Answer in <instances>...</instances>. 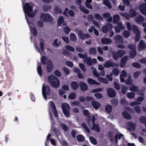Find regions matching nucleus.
Listing matches in <instances>:
<instances>
[{
    "label": "nucleus",
    "mask_w": 146,
    "mask_h": 146,
    "mask_svg": "<svg viewBox=\"0 0 146 146\" xmlns=\"http://www.w3.org/2000/svg\"><path fill=\"white\" fill-rule=\"evenodd\" d=\"M45 41L43 39L41 38L39 39V44L40 48L37 46V44L34 42V46L36 50L38 51L40 54L41 56L45 54V52L44 50V46L45 44Z\"/></svg>",
    "instance_id": "nucleus-1"
},
{
    "label": "nucleus",
    "mask_w": 146,
    "mask_h": 146,
    "mask_svg": "<svg viewBox=\"0 0 146 146\" xmlns=\"http://www.w3.org/2000/svg\"><path fill=\"white\" fill-rule=\"evenodd\" d=\"M48 80L51 85L54 87L58 88L60 85V82L58 79L53 75H51L48 78Z\"/></svg>",
    "instance_id": "nucleus-2"
},
{
    "label": "nucleus",
    "mask_w": 146,
    "mask_h": 146,
    "mask_svg": "<svg viewBox=\"0 0 146 146\" xmlns=\"http://www.w3.org/2000/svg\"><path fill=\"white\" fill-rule=\"evenodd\" d=\"M62 107L64 115L66 117H69L70 116L69 111L70 109L69 105L67 103H63L62 104Z\"/></svg>",
    "instance_id": "nucleus-3"
},
{
    "label": "nucleus",
    "mask_w": 146,
    "mask_h": 146,
    "mask_svg": "<svg viewBox=\"0 0 146 146\" xmlns=\"http://www.w3.org/2000/svg\"><path fill=\"white\" fill-rule=\"evenodd\" d=\"M78 56L81 58L83 59L84 62L86 63L88 65L91 66L92 65V62L91 61V58L90 57L87 58V55L86 53H85L83 54H79Z\"/></svg>",
    "instance_id": "nucleus-4"
},
{
    "label": "nucleus",
    "mask_w": 146,
    "mask_h": 146,
    "mask_svg": "<svg viewBox=\"0 0 146 146\" xmlns=\"http://www.w3.org/2000/svg\"><path fill=\"white\" fill-rule=\"evenodd\" d=\"M125 53V50H118L117 52H113L112 55L113 58L115 60H117L124 55Z\"/></svg>",
    "instance_id": "nucleus-5"
},
{
    "label": "nucleus",
    "mask_w": 146,
    "mask_h": 146,
    "mask_svg": "<svg viewBox=\"0 0 146 146\" xmlns=\"http://www.w3.org/2000/svg\"><path fill=\"white\" fill-rule=\"evenodd\" d=\"M132 28L133 32L136 35L135 38V40L136 41H138L140 38V31L137 27L135 25H133L132 26Z\"/></svg>",
    "instance_id": "nucleus-6"
},
{
    "label": "nucleus",
    "mask_w": 146,
    "mask_h": 146,
    "mask_svg": "<svg viewBox=\"0 0 146 146\" xmlns=\"http://www.w3.org/2000/svg\"><path fill=\"white\" fill-rule=\"evenodd\" d=\"M128 48L131 49L129 56L130 58H133L136 54V50H135V45H129Z\"/></svg>",
    "instance_id": "nucleus-7"
},
{
    "label": "nucleus",
    "mask_w": 146,
    "mask_h": 146,
    "mask_svg": "<svg viewBox=\"0 0 146 146\" xmlns=\"http://www.w3.org/2000/svg\"><path fill=\"white\" fill-rule=\"evenodd\" d=\"M113 26L110 24H107L102 27V30L104 33H106L109 30H111Z\"/></svg>",
    "instance_id": "nucleus-8"
},
{
    "label": "nucleus",
    "mask_w": 146,
    "mask_h": 146,
    "mask_svg": "<svg viewBox=\"0 0 146 146\" xmlns=\"http://www.w3.org/2000/svg\"><path fill=\"white\" fill-rule=\"evenodd\" d=\"M46 68L47 71L50 72L53 68V65L52 61L50 60H46Z\"/></svg>",
    "instance_id": "nucleus-9"
},
{
    "label": "nucleus",
    "mask_w": 146,
    "mask_h": 146,
    "mask_svg": "<svg viewBox=\"0 0 146 146\" xmlns=\"http://www.w3.org/2000/svg\"><path fill=\"white\" fill-rule=\"evenodd\" d=\"M127 76V73L125 70H122L120 73V81L121 82H123L125 81L124 78L126 77Z\"/></svg>",
    "instance_id": "nucleus-10"
},
{
    "label": "nucleus",
    "mask_w": 146,
    "mask_h": 146,
    "mask_svg": "<svg viewBox=\"0 0 146 146\" xmlns=\"http://www.w3.org/2000/svg\"><path fill=\"white\" fill-rule=\"evenodd\" d=\"M49 104L52 108V112L54 116L56 117H57L58 114L56 110V107L54 103L50 101L49 102Z\"/></svg>",
    "instance_id": "nucleus-11"
},
{
    "label": "nucleus",
    "mask_w": 146,
    "mask_h": 146,
    "mask_svg": "<svg viewBox=\"0 0 146 146\" xmlns=\"http://www.w3.org/2000/svg\"><path fill=\"white\" fill-rule=\"evenodd\" d=\"M139 10L142 14L146 16V4L145 3H143L140 5Z\"/></svg>",
    "instance_id": "nucleus-12"
},
{
    "label": "nucleus",
    "mask_w": 146,
    "mask_h": 146,
    "mask_svg": "<svg viewBox=\"0 0 146 146\" xmlns=\"http://www.w3.org/2000/svg\"><path fill=\"white\" fill-rule=\"evenodd\" d=\"M146 48V43H145L143 40H141L139 42L138 50L141 51L144 49Z\"/></svg>",
    "instance_id": "nucleus-13"
},
{
    "label": "nucleus",
    "mask_w": 146,
    "mask_h": 146,
    "mask_svg": "<svg viewBox=\"0 0 146 146\" xmlns=\"http://www.w3.org/2000/svg\"><path fill=\"white\" fill-rule=\"evenodd\" d=\"M94 116H93L92 119V122L93 124V125L92 128L91 129L92 130H95L97 132H99L100 130V128L97 125L94 124Z\"/></svg>",
    "instance_id": "nucleus-14"
},
{
    "label": "nucleus",
    "mask_w": 146,
    "mask_h": 146,
    "mask_svg": "<svg viewBox=\"0 0 146 146\" xmlns=\"http://www.w3.org/2000/svg\"><path fill=\"white\" fill-rule=\"evenodd\" d=\"M78 34L80 38L82 39H85L90 37V36L88 34H84L81 31H78Z\"/></svg>",
    "instance_id": "nucleus-15"
},
{
    "label": "nucleus",
    "mask_w": 146,
    "mask_h": 146,
    "mask_svg": "<svg viewBox=\"0 0 146 146\" xmlns=\"http://www.w3.org/2000/svg\"><path fill=\"white\" fill-rule=\"evenodd\" d=\"M108 96L111 98L114 97L115 95V91L111 88H109L108 90Z\"/></svg>",
    "instance_id": "nucleus-16"
},
{
    "label": "nucleus",
    "mask_w": 146,
    "mask_h": 146,
    "mask_svg": "<svg viewBox=\"0 0 146 146\" xmlns=\"http://www.w3.org/2000/svg\"><path fill=\"white\" fill-rule=\"evenodd\" d=\"M114 39L117 43L122 42L123 41V37L120 35H118L115 36L114 38Z\"/></svg>",
    "instance_id": "nucleus-17"
},
{
    "label": "nucleus",
    "mask_w": 146,
    "mask_h": 146,
    "mask_svg": "<svg viewBox=\"0 0 146 146\" xmlns=\"http://www.w3.org/2000/svg\"><path fill=\"white\" fill-rule=\"evenodd\" d=\"M80 86L81 90L82 91H86L88 89L87 85L84 82H81L80 83Z\"/></svg>",
    "instance_id": "nucleus-18"
},
{
    "label": "nucleus",
    "mask_w": 146,
    "mask_h": 146,
    "mask_svg": "<svg viewBox=\"0 0 146 146\" xmlns=\"http://www.w3.org/2000/svg\"><path fill=\"white\" fill-rule=\"evenodd\" d=\"M88 83L90 84L93 85L95 84L99 85L100 83L96 81L95 80L91 78H89L88 79Z\"/></svg>",
    "instance_id": "nucleus-19"
},
{
    "label": "nucleus",
    "mask_w": 146,
    "mask_h": 146,
    "mask_svg": "<svg viewBox=\"0 0 146 146\" xmlns=\"http://www.w3.org/2000/svg\"><path fill=\"white\" fill-rule=\"evenodd\" d=\"M136 124L134 123L130 122L128 123V129L129 130H133L135 127Z\"/></svg>",
    "instance_id": "nucleus-20"
},
{
    "label": "nucleus",
    "mask_w": 146,
    "mask_h": 146,
    "mask_svg": "<svg viewBox=\"0 0 146 146\" xmlns=\"http://www.w3.org/2000/svg\"><path fill=\"white\" fill-rule=\"evenodd\" d=\"M103 44H107L111 43V40L108 38H103L101 40Z\"/></svg>",
    "instance_id": "nucleus-21"
},
{
    "label": "nucleus",
    "mask_w": 146,
    "mask_h": 146,
    "mask_svg": "<svg viewBox=\"0 0 146 146\" xmlns=\"http://www.w3.org/2000/svg\"><path fill=\"white\" fill-rule=\"evenodd\" d=\"M122 115L123 117L126 119H130L132 118L131 115L125 111L123 112Z\"/></svg>",
    "instance_id": "nucleus-22"
},
{
    "label": "nucleus",
    "mask_w": 146,
    "mask_h": 146,
    "mask_svg": "<svg viewBox=\"0 0 146 146\" xmlns=\"http://www.w3.org/2000/svg\"><path fill=\"white\" fill-rule=\"evenodd\" d=\"M70 86L71 88L74 90H76L78 87V83L75 81H73L70 83Z\"/></svg>",
    "instance_id": "nucleus-23"
},
{
    "label": "nucleus",
    "mask_w": 146,
    "mask_h": 146,
    "mask_svg": "<svg viewBox=\"0 0 146 146\" xmlns=\"http://www.w3.org/2000/svg\"><path fill=\"white\" fill-rule=\"evenodd\" d=\"M144 20V18L140 15L138 17H136L135 19L136 22L139 24L142 23Z\"/></svg>",
    "instance_id": "nucleus-24"
},
{
    "label": "nucleus",
    "mask_w": 146,
    "mask_h": 146,
    "mask_svg": "<svg viewBox=\"0 0 146 146\" xmlns=\"http://www.w3.org/2000/svg\"><path fill=\"white\" fill-rule=\"evenodd\" d=\"M92 106L94 107V108L96 110H97L100 106V104L95 101H93L92 102Z\"/></svg>",
    "instance_id": "nucleus-25"
},
{
    "label": "nucleus",
    "mask_w": 146,
    "mask_h": 146,
    "mask_svg": "<svg viewBox=\"0 0 146 146\" xmlns=\"http://www.w3.org/2000/svg\"><path fill=\"white\" fill-rule=\"evenodd\" d=\"M37 71L39 76L41 77L42 74V70L39 63H38L37 64Z\"/></svg>",
    "instance_id": "nucleus-26"
},
{
    "label": "nucleus",
    "mask_w": 146,
    "mask_h": 146,
    "mask_svg": "<svg viewBox=\"0 0 146 146\" xmlns=\"http://www.w3.org/2000/svg\"><path fill=\"white\" fill-rule=\"evenodd\" d=\"M70 40L73 42H75L77 40V38L76 36L74 33H71L70 36Z\"/></svg>",
    "instance_id": "nucleus-27"
},
{
    "label": "nucleus",
    "mask_w": 146,
    "mask_h": 146,
    "mask_svg": "<svg viewBox=\"0 0 146 146\" xmlns=\"http://www.w3.org/2000/svg\"><path fill=\"white\" fill-rule=\"evenodd\" d=\"M98 80L99 82L104 84H107L108 83V80L104 78L100 77L99 76L98 78Z\"/></svg>",
    "instance_id": "nucleus-28"
},
{
    "label": "nucleus",
    "mask_w": 146,
    "mask_h": 146,
    "mask_svg": "<svg viewBox=\"0 0 146 146\" xmlns=\"http://www.w3.org/2000/svg\"><path fill=\"white\" fill-rule=\"evenodd\" d=\"M104 66L106 68H110L113 66V62L111 61H108L104 64Z\"/></svg>",
    "instance_id": "nucleus-29"
},
{
    "label": "nucleus",
    "mask_w": 146,
    "mask_h": 146,
    "mask_svg": "<svg viewBox=\"0 0 146 146\" xmlns=\"http://www.w3.org/2000/svg\"><path fill=\"white\" fill-rule=\"evenodd\" d=\"M120 19V17L118 15H114L113 16V22L114 23H117Z\"/></svg>",
    "instance_id": "nucleus-30"
},
{
    "label": "nucleus",
    "mask_w": 146,
    "mask_h": 146,
    "mask_svg": "<svg viewBox=\"0 0 146 146\" xmlns=\"http://www.w3.org/2000/svg\"><path fill=\"white\" fill-rule=\"evenodd\" d=\"M51 136L50 134H49L47 136V139L48 140L50 141L51 143L53 145H56L55 141L53 139L50 138Z\"/></svg>",
    "instance_id": "nucleus-31"
},
{
    "label": "nucleus",
    "mask_w": 146,
    "mask_h": 146,
    "mask_svg": "<svg viewBox=\"0 0 146 146\" xmlns=\"http://www.w3.org/2000/svg\"><path fill=\"white\" fill-rule=\"evenodd\" d=\"M127 96L129 99H133L134 98L135 94L133 92H128L127 94Z\"/></svg>",
    "instance_id": "nucleus-32"
},
{
    "label": "nucleus",
    "mask_w": 146,
    "mask_h": 146,
    "mask_svg": "<svg viewBox=\"0 0 146 146\" xmlns=\"http://www.w3.org/2000/svg\"><path fill=\"white\" fill-rule=\"evenodd\" d=\"M129 90L131 91L136 92L138 91L139 88L138 87L135 86V85L132 84Z\"/></svg>",
    "instance_id": "nucleus-33"
},
{
    "label": "nucleus",
    "mask_w": 146,
    "mask_h": 146,
    "mask_svg": "<svg viewBox=\"0 0 146 146\" xmlns=\"http://www.w3.org/2000/svg\"><path fill=\"white\" fill-rule=\"evenodd\" d=\"M123 136V135L120 133H118L116 134L115 136V141L116 143H117V139H121V138Z\"/></svg>",
    "instance_id": "nucleus-34"
},
{
    "label": "nucleus",
    "mask_w": 146,
    "mask_h": 146,
    "mask_svg": "<svg viewBox=\"0 0 146 146\" xmlns=\"http://www.w3.org/2000/svg\"><path fill=\"white\" fill-rule=\"evenodd\" d=\"M42 93L43 97L44 99H46V86L45 84L42 85Z\"/></svg>",
    "instance_id": "nucleus-35"
},
{
    "label": "nucleus",
    "mask_w": 146,
    "mask_h": 146,
    "mask_svg": "<svg viewBox=\"0 0 146 146\" xmlns=\"http://www.w3.org/2000/svg\"><path fill=\"white\" fill-rule=\"evenodd\" d=\"M95 18L98 20H101L102 21H103V17L99 14L96 13L94 15Z\"/></svg>",
    "instance_id": "nucleus-36"
},
{
    "label": "nucleus",
    "mask_w": 146,
    "mask_h": 146,
    "mask_svg": "<svg viewBox=\"0 0 146 146\" xmlns=\"http://www.w3.org/2000/svg\"><path fill=\"white\" fill-rule=\"evenodd\" d=\"M133 82V80L131 78V76H128V78L125 81V83L127 85H130Z\"/></svg>",
    "instance_id": "nucleus-37"
},
{
    "label": "nucleus",
    "mask_w": 146,
    "mask_h": 146,
    "mask_svg": "<svg viewBox=\"0 0 146 146\" xmlns=\"http://www.w3.org/2000/svg\"><path fill=\"white\" fill-rule=\"evenodd\" d=\"M129 14L130 17H133L135 16L136 12L133 9H131L129 11Z\"/></svg>",
    "instance_id": "nucleus-38"
},
{
    "label": "nucleus",
    "mask_w": 146,
    "mask_h": 146,
    "mask_svg": "<svg viewBox=\"0 0 146 146\" xmlns=\"http://www.w3.org/2000/svg\"><path fill=\"white\" fill-rule=\"evenodd\" d=\"M61 42L58 41V39H55L54 40L52 43V44L53 46L57 47L59 46Z\"/></svg>",
    "instance_id": "nucleus-39"
},
{
    "label": "nucleus",
    "mask_w": 146,
    "mask_h": 146,
    "mask_svg": "<svg viewBox=\"0 0 146 146\" xmlns=\"http://www.w3.org/2000/svg\"><path fill=\"white\" fill-rule=\"evenodd\" d=\"M112 72L114 75L117 76L119 74V71L118 68H115L113 69Z\"/></svg>",
    "instance_id": "nucleus-40"
},
{
    "label": "nucleus",
    "mask_w": 146,
    "mask_h": 146,
    "mask_svg": "<svg viewBox=\"0 0 146 146\" xmlns=\"http://www.w3.org/2000/svg\"><path fill=\"white\" fill-rule=\"evenodd\" d=\"M112 105L114 106H116L118 104V101L117 99L114 98L111 100Z\"/></svg>",
    "instance_id": "nucleus-41"
},
{
    "label": "nucleus",
    "mask_w": 146,
    "mask_h": 146,
    "mask_svg": "<svg viewBox=\"0 0 146 146\" xmlns=\"http://www.w3.org/2000/svg\"><path fill=\"white\" fill-rule=\"evenodd\" d=\"M78 141L79 142H82L84 140V138L82 135H78L77 137Z\"/></svg>",
    "instance_id": "nucleus-42"
},
{
    "label": "nucleus",
    "mask_w": 146,
    "mask_h": 146,
    "mask_svg": "<svg viewBox=\"0 0 146 146\" xmlns=\"http://www.w3.org/2000/svg\"><path fill=\"white\" fill-rule=\"evenodd\" d=\"M104 3L109 8H111V6L109 2V0H103Z\"/></svg>",
    "instance_id": "nucleus-43"
},
{
    "label": "nucleus",
    "mask_w": 146,
    "mask_h": 146,
    "mask_svg": "<svg viewBox=\"0 0 146 146\" xmlns=\"http://www.w3.org/2000/svg\"><path fill=\"white\" fill-rule=\"evenodd\" d=\"M106 111L108 113L111 112L112 110V107L111 105H107L106 107Z\"/></svg>",
    "instance_id": "nucleus-44"
},
{
    "label": "nucleus",
    "mask_w": 146,
    "mask_h": 146,
    "mask_svg": "<svg viewBox=\"0 0 146 146\" xmlns=\"http://www.w3.org/2000/svg\"><path fill=\"white\" fill-rule=\"evenodd\" d=\"M96 49L94 48H90L89 50V52L90 54H95L96 53Z\"/></svg>",
    "instance_id": "nucleus-45"
},
{
    "label": "nucleus",
    "mask_w": 146,
    "mask_h": 146,
    "mask_svg": "<svg viewBox=\"0 0 146 146\" xmlns=\"http://www.w3.org/2000/svg\"><path fill=\"white\" fill-rule=\"evenodd\" d=\"M82 126L87 133H89L90 132V130L87 127V125L85 123H83L82 124Z\"/></svg>",
    "instance_id": "nucleus-46"
},
{
    "label": "nucleus",
    "mask_w": 146,
    "mask_h": 146,
    "mask_svg": "<svg viewBox=\"0 0 146 146\" xmlns=\"http://www.w3.org/2000/svg\"><path fill=\"white\" fill-rule=\"evenodd\" d=\"M76 97V93L74 92L71 93L68 97V98L70 99H74Z\"/></svg>",
    "instance_id": "nucleus-47"
},
{
    "label": "nucleus",
    "mask_w": 146,
    "mask_h": 146,
    "mask_svg": "<svg viewBox=\"0 0 146 146\" xmlns=\"http://www.w3.org/2000/svg\"><path fill=\"white\" fill-rule=\"evenodd\" d=\"M80 10L85 13L86 14H88L89 13V11L86 10L84 7L80 5Z\"/></svg>",
    "instance_id": "nucleus-48"
},
{
    "label": "nucleus",
    "mask_w": 146,
    "mask_h": 146,
    "mask_svg": "<svg viewBox=\"0 0 146 146\" xmlns=\"http://www.w3.org/2000/svg\"><path fill=\"white\" fill-rule=\"evenodd\" d=\"M143 97V95L142 94L141 95V96L137 97L135 100H137V102H140L141 103V102H142L144 100Z\"/></svg>",
    "instance_id": "nucleus-49"
},
{
    "label": "nucleus",
    "mask_w": 146,
    "mask_h": 146,
    "mask_svg": "<svg viewBox=\"0 0 146 146\" xmlns=\"http://www.w3.org/2000/svg\"><path fill=\"white\" fill-rule=\"evenodd\" d=\"M89 139L93 144L96 145V144L97 142L96 139L93 137L90 136L89 137Z\"/></svg>",
    "instance_id": "nucleus-50"
},
{
    "label": "nucleus",
    "mask_w": 146,
    "mask_h": 146,
    "mask_svg": "<svg viewBox=\"0 0 146 146\" xmlns=\"http://www.w3.org/2000/svg\"><path fill=\"white\" fill-rule=\"evenodd\" d=\"M120 14L121 16L124 17L127 19H129L130 18V16L127 13H120Z\"/></svg>",
    "instance_id": "nucleus-51"
},
{
    "label": "nucleus",
    "mask_w": 146,
    "mask_h": 146,
    "mask_svg": "<svg viewBox=\"0 0 146 146\" xmlns=\"http://www.w3.org/2000/svg\"><path fill=\"white\" fill-rule=\"evenodd\" d=\"M130 35V33L129 31H125L123 33V36L125 38H127Z\"/></svg>",
    "instance_id": "nucleus-52"
},
{
    "label": "nucleus",
    "mask_w": 146,
    "mask_h": 146,
    "mask_svg": "<svg viewBox=\"0 0 146 146\" xmlns=\"http://www.w3.org/2000/svg\"><path fill=\"white\" fill-rule=\"evenodd\" d=\"M79 66L80 67L81 70L84 72H85L86 71L85 65L83 64L80 63L79 64Z\"/></svg>",
    "instance_id": "nucleus-53"
},
{
    "label": "nucleus",
    "mask_w": 146,
    "mask_h": 146,
    "mask_svg": "<svg viewBox=\"0 0 146 146\" xmlns=\"http://www.w3.org/2000/svg\"><path fill=\"white\" fill-rule=\"evenodd\" d=\"M64 19L62 17H60L58 19V26H60L64 21Z\"/></svg>",
    "instance_id": "nucleus-54"
},
{
    "label": "nucleus",
    "mask_w": 146,
    "mask_h": 146,
    "mask_svg": "<svg viewBox=\"0 0 146 146\" xmlns=\"http://www.w3.org/2000/svg\"><path fill=\"white\" fill-rule=\"evenodd\" d=\"M40 19L43 21H45L46 19V14L44 13H41L40 16Z\"/></svg>",
    "instance_id": "nucleus-55"
},
{
    "label": "nucleus",
    "mask_w": 146,
    "mask_h": 146,
    "mask_svg": "<svg viewBox=\"0 0 146 146\" xmlns=\"http://www.w3.org/2000/svg\"><path fill=\"white\" fill-rule=\"evenodd\" d=\"M46 22H50L52 19V17L50 16V15L46 14Z\"/></svg>",
    "instance_id": "nucleus-56"
},
{
    "label": "nucleus",
    "mask_w": 146,
    "mask_h": 146,
    "mask_svg": "<svg viewBox=\"0 0 146 146\" xmlns=\"http://www.w3.org/2000/svg\"><path fill=\"white\" fill-rule=\"evenodd\" d=\"M127 90V86L124 85L121 87V92L123 94H125Z\"/></svg>",
    "instance_id": "nucleus-57"
},
{
    "label": "nucleus",
    "mask_w": 146,
    "mask_h": 146,
    "mask_svg": "<svg viewBox=\"0 0 146 146\" xmlns=\"http://www.w3.org/2000/svg\"><path fill=\"white\" fill-rule=\"evenodd\" d=\"M70 31V29L68 27H66L64 29V31L66 34H68Z\"/></svg>",
    "instance_id": "nucleus-58"
},
{
    "label": "nucleus",
    "mask_w": 146,
    "mask_h": 146,
    "mask_svg": "<svg viewBox=\"0 0 146 146\" xmlns=\"http://www.w3.org/2000/svg\"><path fill=\"white\" fill-rule=\"evenodd\" d=\"M94 96L95 97L98 99H101L103 97L101 94L98 93H95L94 94Z\"/></svg>",
    "instance_id": "nucleus-59"
},
{
    "label": "nucleus",
    "mask_w": 146,
    "mask_h": 146,
    "mask_svg": "<svg viewBox=\"0 0 146 146\" xmlns=\"http://www.w3.org/2000/svg\"><path fill=\"white\" fill-rule=\"evenodd\" d=\"M141 103L140 102H131L129 104V105L130 106H133L137 105L140 104H141Z\"/></svg>",
    "instance_id": "nucleus-60"
},
{
    "label": "nucleus",
    "mask_w": 146,
    "mask_h": 146,
    "mask_svg": "<svg viewBox=\"0 0 146 146\" xmlns=\"http://www.w3.org/2000/svg\"><path fill=\"white\" fill-rule=\"evenodd\" d=\"M133 66L137 68H140L141 67V65L139 63L137 62H134L132 63Z\"/></svg>",
    "instance_id": "nucleus-61"
},
{
    "label": "nucleus",
    "mask_w": 146,
    "mask_h": 146,
    "mask_svg": "<svg viewBox=\"0 0 146 146\" xmlns=\"http://www.w3.org/2000/svg\"><path fill=\"white\" fill-rule=\"evenodd\" d=\"M93 75L98 78L99 76L100 75L97 72V70L96 69H94L93 71Z\"/></svg>",
    "instance_id": "nucleus-62"
},
{
    "label": "nucleus",
    "mask_w": 146,
    "mask_h": 146,
    "mask_svg": "<svg viewBox=\"0 0 146 146\" xmlns=\"http://www.w3.org/2000/svg\"><path fill=\"white\" fill-rule=\"evenodd\" d=\"M111 15V14L109 13H104L102 15L104 19L108 18L110 17Z\"/></svg>",
    "instance_id": "nucleus-63"
},
{
    "label": "nucleus",
    "mask_w": 146,
    "mask_h": 146,
    "mask_svg": "<svg viewBox=\"0 0 146 146\" xmlns=\"http://www.w3.org/2000/svg\"><path fill=\"white\" fill-rule=\"evenodd\" d=\"M65 64L70 67H72L73 66V64L70 61H67L65 62Z\"/></svg>",
    "instance_id": "nucleus-64"
}]
</instances>
